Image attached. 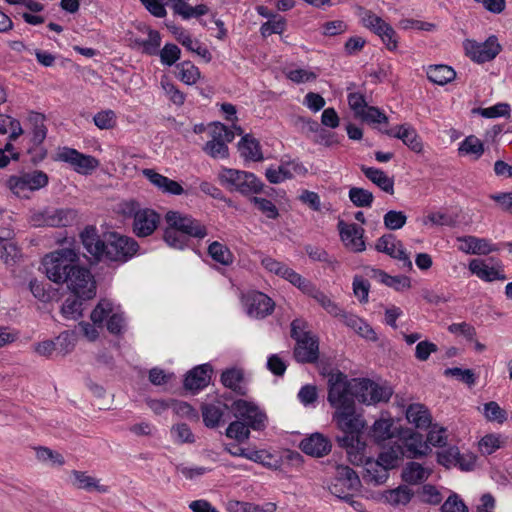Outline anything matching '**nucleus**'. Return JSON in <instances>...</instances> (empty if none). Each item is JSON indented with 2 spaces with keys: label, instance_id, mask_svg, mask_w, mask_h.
Masks as SVG:
<instances>
[{
  "label": "nucleus",
  "instance_id": "f3484780",
  "mask_svg": "<svg viewBox=\"0 0 512 512\" xmlns=\"http://www.w3.org/2000/svg\"><path fill=\"white\" fill-rule=\"evenodd\" d=\"M308 170L302 162L296 159H282L279 166H270L265 171L267 180L279 184L296 176H305Z\"/></svg>",
  "mask_w": 512,
  "mask_h": 512
},
{
  "label": "nucleus",
  "instance_id": "f257e3e1",
  "mask_svg": "<svg viewBox=\"0 0 512 512\" xmlns=\"http://www.w3.org/2000/svg\"><path fill=\"white\" fill-rule=\"evenodd\" d=\"M80 238L86 251L98 262L123 264L132 259L139 250V245L133 238L109 232L102 239L94 226L85 227Z\"/></svg>",
  "mask_w": 512,
  "mask_h": 512
},
{
  "label": "nucleus",
  "instance_id": "4468645a",
  "mask_svg": "<svg viewBox=\"0 0 512 512\" xmlns=\"http://www.w3.org/2000/svg\"><path fill=\"white\" fill-rule=\"evenodd\" d=\"M68 289L78 297L91 299L96 294V285L90 271L86 268L74 266L65 281Z\"/></svg>",
  "mask_w": 512,
  "mask_h": 512
},
{
  "label": "nucleus",
  "instance_id": "8fccbe9b",
  "mask_svg": "<svg viewBox=\"0 0 512 512\" xmlns=\"http://www.w3.org/2000/svg\"><path fill=\"white\" fill-rule=\"evenodd\" d=\"M164 240L168 246L182 250L188 246L190 238L167 224Z\"/></svg>",
  "mask_w": 512,
  "mask_h": 512
},
{
  "label": "nucleus",
  "instance_id": "1a4fd4ad",
  "mask_svg": "<svg viewBox=\"0 0 512 512\" xmlns=\"http://www.w3.org/2000/svg\"><path fill=\"white\" fill-rule=\"evenodd\" d=\"M76 217V211L70 208H45L31 212L29 223L34 227H66L71 225Z\"/></svg>",
  "mask_w": 512,
  "mask_h": 512
},
{
  "label": "nucleus",
  "instance_id": "37998d69",
  "mask_svg": "<svg viewBox=\"0 0 512 512\" xmlns=\"http://www.w3.org/2000/svg\"><path fill=\"white\" fill-rule=\"evenodd\" d=\"M413 491L406 485H401L395 489L388 490L384 493L385 501L392 506L407 505L412 497Z\"/></svg>",
  "mask_w": 512,
  "mask_h": 512
},
{
  "label": "nucleus",
  "instance_id": "c756f323",
  "mask_svg": "<svg viewBox=\"0 0 512 512\" xmlns=\"http://www.w3.org/2000/svg\"><path fill=\"white\" fill-rule=\"evenodd\" d=\"M167 28L174 35L176 40L189 51L195 52L202 57L210 59V53L207 48L202 47L198 40H193L191 36L182 28L175 24H166Z\"/></svg>",
  "mask_w": 512,
  "mask_h": 512
},
{
  "label": "nucleus",
  "instance_id": "e433bc0d",
  "mask_svg": "<svg viewBox=\"0 0 512 512\" xmlns=\"http://www.w3.org/2000/svg\"><path fill=\"white\" fill-rule=\"evenodd\" d=\"M224 404L218 402L214 403H205L201 406L203 422L208 428H215L219 426L222 417L224 415Z\"/></svg>",
  "mask_w": 512,
  "mask_h": 512
},
{
  "label": "nucleus",
  "instance_id": "a18cd8bd",
  "mask_svg": "<svg viewBox=\"0 0 512 512\" xmlns=\"http://www.w3.org/2000/svg\"><path fill=\"white\" fill-rule=\"evenodd\" d=\"M114 308L115 305L111 300L101 299L90 314L91 321L98 325V327H102L104 321L108 320Z\"/></svg>",
  "mask_w": 512,
  "mask_h": 512
},
{
  "label": "nucleus",
  "instance_id": "a211bd4d",
  "mask_svg": "<svg viewBox=\"0 0 512 512\" xmlns=\"http://www.w3.org/2000/svg\"><path fill=\"white\" fill-rule=\"evenodd\" d=\"M232 409L235 416L245 420V424L251 429L262 430L265 428L267 416L256 404L239 399L233 402Z\"/></svg>",
  "mask_w": 512,
  "mask_h": 512
},
{
  "label": "nucleus",
  "instance_id": "bb28decb",
  "mask_svg": "<svg viewBox=\"0 0 512 512\" xmlns=\"http://www.w3.org/2000/svg\"><path fill=\"white\" fill-rule=\"evenodd\" d=\"M220 381L224 387L232 390L240 396H245L248 392L244 372L240 368H229L222 372Z\"/></svg>",
  "mask_w": 512,
  "mask_h": 512
},
{
  "label": "nucleus",
  "instance_id": "ddd939ff",
  "mask_svg": "<svg viewBox=\"0 0 512 512\" xmlns=\"http://www.w3.org/2000/svg\"><path fill=\"white\" fill-rule=\"evenodd\" d=\"M339 447L346 451L349 462L353 465H363L367 471V463L372 458L367 453V444L362 434L342 435L336 438Z\"/></svg>",
  "mask_w": 512,
  "mask_h": 512
},
{
  "label": "nucleus",
  "instance_id": "3c124183",
  "mask_svg": "<svg viewBox=\"0 0 512 512\" xmlns=\"http://www.w3.org/2000/svg\"><path fill=\"white\" fill-rule=\"evenodd\" d=\"M179 70L178 78L187 85L195 84L200 78L199 69L189 61L177 65Z\"/></svg>",
  "mask_w": 512,
  "mask_h": 512
},
{
  "label": "nucleus",
  "instance_id": "f03ea898",
  "mask_svg": "<svg viewBox=\"0 0 512 512\" xmlns=\"http://www.w3.org/2000/svg\"><path fill=\"white\" fill-rule=\"evenodd\" d=\"M345 392L344 386L332 387L328 384L327 401L334 409L332 421L343 435L363 434L365 420L356 411L355 402Z\"/></svg>",
  "mask_w": 512,
  "mask_h": 512
},
{
  "label": "nucleus",
  "instance_id": "de8ad7c7",
  "mask_svg": "<svg viewBox=\"0 0 512 512\" xmlns=\"http://www.w3.org/2000/svg\"><path fill=\"white\" fill-rule=\"evenodd\" d=\"M373 33L380 37L388 50L395 51L398 48V35L394 28L386 21Z\"/></svg>",
  "mask_w": 512,
  "mask_h": 512
},
{
  "label": "nucleus",
  "instance_id": "473e14b6",
  "mask_svg": "<svg viewBox=\"0 0 512 512\" xmlns=\"http://www.w3.org/2000/svg\"><path fill=\"white\" fill-rule=\"evenodd\" d=\"M360 170L368 180L379 187L382 191L391 195L394 193L393 177H389L384 171L375 167L361 165Z\"/></svg>",
  "mask_w": 512,
  "mask_h": 512
},
{
  "label": "nucleus",
  "instance_id": "864d4df0",
  "mask_svg": "<svg viewBox=\"0 0 512 512\" xmlns=\"http://www.w3.org/2000/svg\"><path fill=\"white\" fill-rule=\"evenodd\" d=\"M287 281L296 286L301 292L312 298L319 290L310 280L302 277L294 270L288 274Z\"/></svg>",
  "mask_w": 512,
  "mask_h": 512
},
{
  "label": "nucleus",
  "instance_id": "72a5a7b5",
  "mask_svg": "<svg viewBox=\"0 0 512 512\" xmlns=\"http://www.w3.org/2000/svg\"><path fill=\"white\" fill-rule=\"evenodd\" d=\"M407 421L419 429H426L431 425L432 417L427 407L420 403L410 404L406 409Z\"/></svg>",
  "mask_w": 512,
  "mask_h": 512
},
{
  "label": "nucleus",
  "instance_id": "58836bf2",
  "mask_svg": "<svg viewBox=\"0 0 512 512\" xmlns=\"http://www.w3.org/2000/svg\"><path fill=\"white\" fill-rule=\"evenodd\" d=\"M428 79L438 85H445L456 77V72L447 65H431L427 69Z\"/></svg>",
  "mask_w": 512,
  "mask_h": 512
},
{
  "label": "nucleus",
  "instance_id": "c85d7f7f",
  "mask_svg": "<svg viewBox=\"0 0 512 512\" xmlns=\"http://www.w3.org/2000/svg\"><path fill=\"white\" fill-rule=\"evenodd\" d=\"M438 463L445 466H459L462 470H472L475 466L476 459L474 456H468V462L464 463L462 460L465 456H461L458 448L450 447L446 450L438 452Z\"/></svg>",
  "mask_w": 512,
  "mask_h": 512
},
{
  "label": "nucleus",
  "instance_id": "5701e85b",
  "mask_svg": "<svg viewBox=\"0 0 512 512\" xmlns=\"http://www.w3.org/2000/svg\"><path fill=\"white\" fill-rule=\"evenodd\" d=\"M401 450L402 457L414 459L427 454L429 447L423 441V437L419 433L411 432L408 435L401 437L395 441Z\"/></svg>",
  "mask_w": 512,
  "mask_h": 512
},
{
  "label": "nucleus",
  "instance_id": "f704fd0d",
  "mask_svg": "<svg viewBox=\"0 0 512 512\" xmlns=\"http://www.w3.org/2000/svg\"><path fill=\"white\" fill-rule=\"evenodd\" d=\"M238 150L245 160L260 162L264 159L259 141L250 134L242 137L238 143Z\"/></svg>",
  "mask_w": 512,
  "mask_h": 512
},
{
  "label": "nucleus",
  "instance_id": "4c0bfd02",
  "mask_svg": "<svg viewBox=\"0 0 512 512\" xmlns=\"http://www.w3.org/2000/svg\"><path fill=\"white\" fill-rule=\"evenodd\" d=\"M458 153L461 156H469L472 160H478L484 153V144L474 135L467 136L459 144Z\"/></svg>",
  "mask_w": 512,
  "mask_h": 512
},
{
  "label": "nucleus",
  "instance_id": "6e6d98bb",
  "mask_svg": "<svg viewBox=\"0 0 512 512\" xmlns=\"http://www.w3.org/2000/svg\"><path fill=\"white\" fill-rule=\"evenodd\" d=\"M484 417L490 422L504 423L507 420V413L495 401L485 403L483 406Z\"/></svg>",
  "mask_w": 512,
  "mask_h": 512
},
{
  "label": "nucleus",
  "instance_id": "f8f14e48",
  "mask_svg": "<svg viewBox=\"0 0 512 512\" xmlns=\"http://www.w3.org/2000/svg\"><path fill=\"white\" fill-rule=\"evenodd\" d=\"M466 55L475 63L483 64L494 60L502 51L497 36L490 35L485 41L466 40L464 42Z\"/></svg>",
  "mask_w": 512,
  "mask_h": 512
},
{
  "label": "nucleus",
  "instance_id": "9b49d317",
  "mask_svg": "<svg viewBox=\"0 0 512 512\" xmlns=\"http://www.w3.org/2000/svg\"><path fill=\"white\" fill-rule=\"evenodd\" d=\"M328 384L332 387L337 385L344 386L347 396L352 398V401L358 400L364 404H371L368 399L372 396L373 381L369 379H352L348 380L347 376L342 372L331 374L328 379Z\"/></svg>",
  "mask_w": 512,
  "mask_h": 512
},
{
  "label": "nucleus",
  "instance_id": "e2e57ef3",
  "mask_svg": "<svg viewBox=\"0 0 512 512\" xmlns=\"http://www.w3.org/2000/svg\"><path fill=\"white\" fill-rule=\"evenodd\" d=\"M211 138L203 147L204 152L212 158L228 157V146L220 138Z\"/></svg>",
  "mask_w": 512,
  "mask_h": 512
},
{
  "label": "nucleus",
  "instance_id": "c03bdc74",
  "mask_svg": "<svg viewBox=\"0 0 512 512\" xmlns=\"http://www.w3.org/2000/svg\"><path fill=\"white\" fill-rule=\"evenodd\" d=\"M10 235L11 232L9 231L5 238L0 237V258L8 266L13 265L19 256V249L16 244L9 239Z\"/></svg>",
  "mask_w": 512,
  "mask_h": 512
},
{
  "label": "nucleus",
  "instance_id": "6e6552de",
  "mask_svg": "<svg viewBox=\"0 0 512 512\" xmlns=\"http://www.w3.org/2000/svg\"><path fill=\"white\" fill-rule=\"evenodd\" d=\"M48 175L41 170L12 175L7 179L6 186L19 198H29L30 192L37 191L48 185Z\"/></svg>",
  "mask_w": 512,
  "mask_h": 512
},
{
  "label": "nucleus",
  "instance_id": "774afa93",
  "mask_svg": "<svg viewBox=\"0 0 512 512\" xmlns=\"http://www.w3.org/2000/svg\"><path fill=\"white\" fill-rule=\"evenodd\" d=\"M392 422L387 419L376 420L372 426V437L377 441H384L392 436Z\"/></svg>",
  "mask_w": 512,
  "mask_h": 512
},
{
  "label": "nucleus",
  "instance_id": "338daca9",
  "mask_svg": "<svg viewBox=\"0 0 512 512\" xmlns=\"http://www.w3.org/2000/svg\"><path fill=\"white\" fill-rule=\"evenodd\" d=\"M263 267L270 273H274L285 280L288 278V274L292 272L293 269L286 266L284 263L279 262L269 256L264 257L261 261Z\"/></svg>",
  "mask_w": 512,
  "mask_h": 512
},
{
  "label": "nucleus",
  "instance_id": "a878e982",
  "mask_svg": "<svg viewBox=\"0 0 512 512\" xmlns=\"http://www.w3.org/2000/svg\"><path fill=\"white\" fill-rule=\"evenodd\" d=\"M391 137L400 139L410 150L415 153L423 151V143L415 128L410 124L395 126L387 131Z\"/></svg>",
  "mask_w": 512,
  "mask_h": 512
},
{
  "label": "nucleus",
  "instance_id": "79ce46f5",
  "mask_svg": "<svg viewBox=\"0 0 512 512\" xmlns=\"http://www.w3.org/2000/svg\"><path fill=\"white\" fill-rule=\"evenodd\" d=\"M430 475V472L417 462H410L402 472V478L406 483L419 484L424 482Z\"/></svg>",
  "mask_w": 512,
  "mask_h": 512
},
{
  "label": "nucleus",
  "instance_id": "6ab92c4d",
  "mask_svg": "<svg viewBox=\"0 0 512 512\" xmlns=\"http://www.w3.org/2000/svg\"><path fill=\"white\" fill-rule=\"evenodd\" d=\"M458 250L465 254L488 255L499 251V246L487 238H480L472 235L458 236L456 238Z\"/></svg>",
  "mask_w": 512,
  "mask_h": 512
},
{
  "label": "nucleus",
  "instance_id": "aec40b11",
  "mask_svg": "<svg viewBox=\"0 0 512 512\" xmlns=\"http://www.w3.org/2000/svg\"><path fill=\"white\" fill-rule=\"evenodd\" d=\"M243 303L247 314L253 318H264L271 314L274 309V303L271 298L261 292L253 291L243 298Z\"/></svg>",
  "mask_w": 512,
  "mask_h": 512
},
{
  "label": "nucleus",
  "instance_id": "cd10ccee",
  "mask_svg": "<svg viewBox=\"0 0 512 512\" xmlns=\"http://www.w3.org/2000/svg\"><path fill=\"white\" fill-rule=\"evenodd\" d=\"M142 173L152 185H154L163 193L170 195H181L184 191L180 183L157 173L153 169H144Z\"/></svg>",
  "mask_w": 512,
  "mask_h": 512
},
{
  "label": "nucleus",
  "instance_id": "2f4dec72",
  "mask_svg": "<svg viewBox=\"0 0 512 512\" xmlns=\"http://www.w3.org/2000/svg\"><path fill=\"white\" fill-rule=\"evenodd\" d=\"M371 277L398 292H403L411 288V279L405 275L391 276L383 270L371 269Z\"/></svg>",
  "mask_w": 512,
  "mask_h": 512
},
{
  "label": "nucleus",
  "instance_id": "49530a36",
  "mask_svg": "<svg viewBox=\"0 0 512 512\" xmlns=\"http://www.w3.org/2000/svg\"><path fill=\"white\" fill-rule=\"evenodd\" d=\"M423 224L454 227L457 224V216L445 210L434 211L423 219Z\"/></svg>",
  "mask_w": 512,
  "mask_h": 512
},
{
  "label": "nucleus",
  "instance_id": "393cba45",
  "mask_svg": "<svg viewBox=\"0 0 512 512\" xmlns=\"http://www.w3.org/2000/svg\"><path fill=\"white\" fill-rule=\"evenodd\" d=\"M212 367L209 364H202L191 369L184 380L185 389L197 393L210 383Z\"/></svg>",
  "mask_w": 512,
  "mask_h": 512
},
{
  "label": "nucleus",
  "instance_id": "423d86ee",
  "mask_svg": "<svg viewBox=\"0 0 512 512\" xmlns=\"http://www.w3.org/2000/svg\"><path fill=\"white\" fill-rule=\"evenodd\" d=\"M305 328L303 320L295 319L291 323V336L296 340L294 357L301 363H313L318 359V341Z\"/></svg>",
  "mask_w": 512,
  "mask_h": 512
},
{
  "label": "nucleus",
  "instance_id": "a19ab883",
  "mask_svg": "<svg viewBox=\"0 0 512 512\" xmlns=\"http://www.w3.org/2000/svg\"><path fill=\"white\" fill-rule=\"evenodd\" d=\"M209 256L222 266H230L234 262V255L231 250L223 243L213 241L208 246Z\"/></svg>",
  "mask_w": 512,
  "mask_h": 512
},
{
  "label": "nucleus",
  "instance_id": "dca6fc26",
  "mask_svg": "<svg viewBox=\"0 0 512 512\" xmlns=\"http://www.w3.org/2000/svg\"><path fill=\"white\" fill-rule=\"evenodd\" d=\"M55 159L70 164L77 173L82 175L91 174L99 166V161L94 156L80 153L69 147L60 148Z\"/></svg>",
  "mask_w": 512,
  "mask_h": 512
},
{
  "label": "nucleus",
  "instance_id": "4be33fe9",
  "mask_svg": "<svg viewBox=\"0 0 512 512\" xmlns=\"http://www.w3.org/2000/svg\"><path fill=\"white\" fill-rule=\"evenodd\" d=\"M376 249L379 252L385 253L392 258L398 259L403 262V266L412 269V262L406 253V250L396 237L392 234H386L380 237L376 243Z\"/></svg>",
  "mask_w": 512,
  "mask_h": 512
},
{
  "label": "nucleus",
  "instance_id": "4d7b16f0",
  "mask_svg": "<svg viewBox=\"0 0 512 512\" xmlns=\"http://www.w3.org/2000/svg\"><path fill=\"white\" fill-rule=\"evenodd\" d=\"M249 426H247L244 422L236 420L229 424L226 429V436L228 438L234 439L237 442H244L250 436Z\"/></svg>",
  "mask_w": 512,
  "mask_h": 512
},
{
  "label": "nucleus",
  "instance_id": "7ed1b4c3",
  "mask_svg": "<svg viewBox=\"0 0 512 512\" xmlns=\"http://www.w3.org/2000/svg\"><path fill=\"white\" fill-rule=\"evenodd\" d=\"M119 212L126 218H133L132 229L136 236H150L160 223V216L150 208H143L135 200L120 203Z\"/></svg>",
  "mask_w": 512,
  "mask_h": 512
},
{
  "label": "nucleus",
  "instance_id": "69168bd1",
  "mask_svg": "<svg viewBox=\"0 0 512 512\" xmlns=\"http://www.w3.org/2000/svg\"><path fill=\"white\" fill-rule=\"evenodd\" d=\"M141 45L144 53L148 55H156L159 53V47L161 45L160 33L156 30H148V38L138 42Z\"/></svg>",
  "mask_w": 512,
  "mask_h": 512
},
{
  "label": "nucleus",
  "instance_id": "7c9ffc66",
  "mask_svg": "<svg viewBox=\"0 0 512 512\" xmlns=\"http://www.w3.org/2000/svg\"><path fill=\"white\" fill-rule=\"evenodd\" d=\"M469 271L485 282L505 280L506 276L495 267H489L484 260L474 258L468 264Z\"/></svg>",
  "mask_w": 512,
  "mask_h": 512
},
{
  "label": "nucleus",
  "instance_id": "20e7f679",
  "mask_svg": "<svg viewBox=\"0 0 512 512\" xmlns=\"http://www.w3.org/2000/svg\"><path fill=\"white\" fill-rule=\"evenodd\" d=\"M79 260V252L73 247H64L46 255L43 266L47 277L55 283H65L73 269L75 262Z\"/></svg>",
  "mask_w": 512,
  "mask_h": 512
},
{
  "label": "nucleus",
  "instance_id": "603ef678",
  "mask_svg": "<svg viewBox=\"0 0 512 512\" xmlns=\"http://www.w3.org/2000/svg\"><path fill=\"white\" fill-rule=\"evenodd\" d=\"M348 196L356 207H370L374 200L372 192L360 187L350 188Z\"/></svg>",
  "mask_w": 512,
  "mask_h": 512
},
{
  "label": "nucleus",
  "instance_id": "c9c22d12",
  "mask_svg": "<svg viewBox=\"0 0 512 512\" xmlns=\"http://www.w3.org/2000/svg\"><path fill=\"white\" fill-rule=\"evenodd\" d=\"M73 477L72 484L77 489H82L88 492L97 491L99 493H106L108 487L101 485L99 480L88 475L86 472L73 470L71 472Z\"/></svg>",
  "mask_w": 512,
  "mask_h": 512
},
{
  "label": "nucleus",
  "instance_id": "0e129e2a",
  "mask_svg": "<svg viewBox=\"0 0 512 512\" xmlns=\"http://www.w3.org/2000/svg\"><path fill=\"white\" fill-rule=\"evenodd\" d=\"M107 330L114 335L121 334L125 329V318L123 312L116 307L106 321Z\"/></svg>",
  "mask_w": 512,
  "mask_h": 512
},
{
  "label": "nucleus",
  "instance_id": "13d9d810",
  "mask_svg": "<svg viewBox=\"0 0 512 512\" xmlns=\"http://www.w3.org/2000/svg\"><path fill=\"white\" fill-rule=\"evenodd\" d=\"M285 28V19L281 16L273 15L271 19L261 25L260 33L263 37H268L272 34L283 33Z\"/></svg>",
  "mask_w": 512,
  "mask_h": 512
},
{
  "label": "nucleus",
  "instance_id": "052dcab7",
  "mask_svg": "<svg viewBox=\"0 0 512 512\" xmlns=\"http://www.w3.org/2000/svg\"><path fill=\"white\" fill-rule=\"evenodd\" d=\"M170 409L181 418L198 420V412L189 403L179 400H170Z\"/></svg>",
  "mask_w": 512,
  "mask_h": 512
},
{
  "label": "nucleus",
  "instance_id": "b1692460",
  "mask_svg": "<svg viewBox=\"0 0 512 512\" xmlns=\"http://www.w3.org/2000/svg\"><path fill=\"white\" fill-rule=\"evenodd\" d=\"M300 448L305 454L319 458L330 453L332 443L328 437L316 432L303 439Z\"/></svg>",
  "mask_w": 512,
  "mask_h": 512
},
{
  "label": "nucleus",
  "instance_id": "9d476101",
  "mask_svg": "<svg viewBox=\"0 0 512 512\" xmlns=\"http://www.w3.org/2000/svg\"><path fill=\"white\" fill-rule=\"evenodd\" d=\"M402 459L401 450L394 442L379 454L377 460L372 459L367 463V474L370 480L375 483L384 482L388 477L387 471L395 468Z\"/></svg>",
  "mask_w": 512,
  "mask_h": 512
},
{
  "label": "nucleus",
  "instance_id": "09e8293b",
  "mask_svg": "<svg viewBox=\"0 0 512 512\" xmlns=\"http://www.w3.org/2000/svg\"><path fill=\"white\" fill-rule=\"evenodd\" d=\"M82 300L81 297L75 294L67 297L62 305L61 312L67 319H78L82 316Z\"/></svg>",
  "mask_w": 512,
  "mask_h": 512
},
{
  "label": "nucleus",
  "instance_id": "bf43d9fd",
  "mask_svg": "<svg viewBox=\"0 0 512 512\" xmlns=\"http://www.w3.org/2000/svg\"><path fill=\"white\" fill-rule=\"evenodd\" d=\"M318 74V69L315 71L304 68L291 69L286 72L287 78L296 84L312 82L316 80Z\"/></svg>",
  "mask_w": 512,
  "mask_h": 512
},
{
  "label": "nucleus",
  "instance_id": "0eeeda50",
  "mask_svg": "<svg viewBox=\"0 0 512 512\" xmlns=\"http://www.w3.org/2000/svg\"><path fill=\"white\" fill-rule=\"evenodd\" d=\"M360 486L359 476L352 468L346 465H337L328 488L335 497L350 501L351 496L359 490Z\"/></svg>",
  "mask_w": 512,
  "mask_h": 512
},
{
  "label": "nucleus",
  "instance_id": "39448f33",
  "mask_svg": "<svg viewBox=\"0 0 512 512\" xmlns=\"http://www.w3.org/2000/svg\"><path fill=\"white\" fill-rule=\"evenodd\" d=\"M220 183L227 189L243 195L257 194L262 191L263 183L253 173L231 168H222L218 174Z\"/></svg>",
  "mask_w": 512,
  "mask_h": 512
},
{
  "label": "nucleus",
  "instance_id": "5fc2aeb1",
  "mask_svg": "<svg viewBox=\"0 0 512 512\" xmlns=\"http://www.w3.org/2000/svg\"><path fill=\"white\" fill-rule=\"evenodd\" d=\"M161 87L166 97L176 106H182L186 100L185 94L180 91L167 77L161 79Z\"/></svg>",
  "mask_w": 512,
  "mask_h": 512
},
{
  "label": "nucleus",
  "instance_id": "412c9836",
  "mask_svg": "<svg viewBox=\"0 0 512 512\" xmlns=\"http://www.w3.org/2000/svg\"><path fill=\"white\" fill-rule=\"evenodd\" d=\"M338 230L341 241L344 246L355 253H359L365 250L366 245L363 240L364 229L354 223H345L343 220L338 222Z\"/></svg>",
  "mask_w": 512,
  "mask_h": 512
},
{
  "label": "nucleus",
  "instance_id": "680f3d73",
  "mask_svg": "<svg viewBox=\"0 0 512 512\" xmlns=\"http://www.w3.org/2000/svg\"><path fill=\"white\" fill-rule=\"evenodd\" d=\"M93 122L99 129L109 130L116 126L117 117L113 110L107 109L96 113Z\"/></svg>",
  "mask_w": 512,
  "mask_h": 512
},
{
  "label": "nucleus",
  "instance_id": "2eb2a0df",
  "mask_svg": "<svg viewBox=\"0 0 512 512\" xmlns=\"http://www.w3.org/2000/svg\"><path fill=\"white\" fill-rule=\"evenodd\" d=\"M168 225L189 238L203 239L207 236V228L199 220L178 211H168L165 215Z\"/></svg>",
  "mask_w": 512,
  "mask_h": 512
},
{
  "label": "nucleus",
  "instance_id": "ea45409f",
  "mask_svg": "<svg viewBox=\"0 0 512 512\" xmlns=\"http://www.w3.org/2000/svg\"><path fill=\"white\" fill-rule=\"evenodd\" d=\"M28 123L32 128V142L34 145H40L47 136V128L45 126V116L38 112H30L28 115Z\"/></svg>",
  "mask_w": 512,
  "mask_h": 512
}]
</instances>
